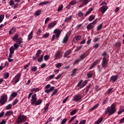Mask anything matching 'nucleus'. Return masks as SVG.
<instances>
[{
  "label": "nucleus",
  "mask_w": 124,
  "mask_h": 124,
  "mask_svg": "<svg viewBox=\"0 0 124 124\" xmlns=\"http://www.w3.org/2000/svg\"><path fill=\"white\" fill-rule=\"evenodd\" d=\"M50 104H46V105L45 106L43 110L44 113H45L46 112H48V108H49V106Z\"/></svg>",
  "instance_id": "obj_26"
},
{
  "label": "nucleus",
  "mask_w": 124,
  "mask_h": 124,
  "mask_svg": "<svg viewBox=\"0 0 124 124\" xmlns=\"http://www.w3.org/2000/svg\"><path fill=\"white\" fill-rule=\"evenodd\" d=\"M81 62V60L79 59H77L75 60L74 62L73 63V65H76V64H79V62Z\"/></svg>",
  "instance_id": "obj_25"
},
{
  "label": "nucleus",
  "mask_w": 124,
  "mask_h": 124,
  "mask_svg": "<svg viewBox=\"0 0 124 124\" xmlns=\"http://www.w3.org/2000/svg\"><path fill=\"white\" fill-rule=\"evenodd\" d=\"M66 122H67V119H66V118H64L62 121L61 124H64Z\"/></svg>",
  "instance_id": "obj_63"
},
{
  "label": "nucleus",
  "mask_w": 124,
  "mask_h": 124,
  "mask_svg": "<svg viewBox=\"0 0 124 124\" xmlns=\"http://www.w3.org/2000/svg\"><path fill=\"white\" fill-rule=\"evenodd\" d=\"M18 36H19L18 34H15V36L12 38L13 40H14V41H16L18 40Z\"/></svg>",
  "instance_id": "obj_35"
},
{
  "label": "nucleus",
  "mask_w": 124,
  "mask_h": 124,
  "mask_svg": "<svg viewBox=\"0 0 124 124\" xmlns=\"http://www.w3.org/2000/svg\"><path fill=\"white\" fill-rule=\"evenodd\" d=\"M87 83L88 81H87V80H84L83 81V80H81L78 82V84L76 87V88H79V87L80 89H82V88H84V87L87 85Z\"/></svg>",
  "instance_id": "obj_7"
},
{
  "label": "nucleus",
  "mask_w": 124,
  "mask_h": 124,
  "mask_svg": "<svg viewBox=\"0 0 124 124\" xmlns=\"http://www.w3.org/2000/svg\"><path fill=\"white\" fill-rule=\"evenodd\" d=\"M78 70V68H77L74 69L72 71V74H71V76L72 77L75 76V74H76L77 73V72Z\"/></svg>",
  "instance_id": "obj_23"
},
{
  "label": "nucleus",
  "mask_w": 124,
  "mask_h": 124,
  "mask_svg": "<svg viewBox=\"0 0 124 124\" xmlns=\"http://www.w3.org/2000/svg\"><path fill=\"white\" fill-rule=\"evenodd\" d=\"M58 93V89H55L52 92V93L51 94V96H53V95H56V94Z\"/></svg>",
  "instance_id": "obj_51"
},
{
  "label": "nucleus",
  "mask_w": 124,
  "mask_h": 124,
  "mask_svg": "<svg viewBox=\"0 0 124 124\" xmlns=\"http://www.w3.org/2000/svg\"><path fill=\"white\" fill-rule=\"evenodd\" d=\"M56 25H57V22L56 21L51 22L47 25V29H48V30H51V29H53Z\"/></svg>",
  "instance_id": "obj_13"
},
{
  "label": "nucleus",
  "mask_w": 124,
  "mask_h": 124,
  "mask_svg": "<svg viewBox=\"0 0 124 124\" xmlns=\"http://www.w3.org/2000/svg\"><path fill=\"white\" fill-rule=\"evenodd\" d=\"M30 65H31V63L30 62L26 64L24 66L23 69H27V68H28V67H29Z\"/></svg>",
  "instance_id": "obj_57"
},
{
  "label": "nucleus",
  "mask_w": 124,
  "mask_h": 124,
  "mask_svg": "<svg viewBox=\"0 0 124 124\" xmlns=\"http://www.w3.org/2000/svg\"><path fill=\"white\" fill-rule=\"evenodd\" d=\"M11 115H13V111L12 110H9L5 113V116H11Z\"/></svg>",
  "instance_id": "obj_27"
},
{
  "label": "nucleus",
  "mask_w": 124,
  "mask_h": 124,
  "mask_svg": "<svg viewBox=\"0 0 124 124\" xmlns=\"http://www.w3.org/2000/svg\"><path fill=\"white\" fill-rule=\"evenodd\" d=\"M103 25V23L102 24H99L97 27V31H100L101 29H102V26Z\"/></svg>",
  "instance_id": "obj_40"
},
{
  "label": "nucleus",
  "mask_w": 124,
  "mask_h": 124,
  "mask_svg": "<svg viewBox=\"0 0 124 124\" xmlns=\"http://www.w3.org/2000/svg\"><path fill=\"white\" fill-rule=\"evenodd\" d=\"M98 63V60H97L95 62H94L92 64L91 66L90 67L89 69H93L96 64Z\"/></svg>",
  "instance_id": "obj_21"
},
{
  "label": "nucleus",
  "mask_w": 124,
  "mask_h": 124,
  "mask_svg": "<svg viewBox=\"0 0 124 124\" xmlns=\"http://www.w3.org/2000/svg\"><path fill=\"white\" fill-rule=\"evenodd\" d=\"M22 38H19L16 40V44H21L22 43Z\"/></svg>",
  "instance_id": "obj_50"
},
{
  "label": "nucleus",
  "mask_w": 124,
  "mask_h": 124,
  "mask_svg": "<svg viewBox=\"0 0 124 124\" xmlns=\"http://www.w3.org/2000/svg\"><path fill=\"white\" fill-rule=\"evenodd\" d=\"M62 8H63V5L62 4H61L58 8L57 11L58 12H61V11H62Z\"/></svg>",
  "instance_id": "obj_39"
},
{
  "label": "nucleus",
  "mask_w": 124,
  "mask_h": 124,
  "mask_svg": "<svg viewBox=\"0 0 124 124\" xmlns=\"http://www.w3.org/2000/svg\"><path fill=\"white\" fill-rule=\"evenodd\" d=\"M119 78V76L116 75L115 76H112L109 80V82H112V83H115L116 81L117 80L118 78Z\"/></svg>",
  "instance_id": "obj_12"
},
{
  "label": "nucleus",
  "mask_w": 124,
  "mask_h": 124,
  "mask_svg": "<svg viewBox=\"0 0 124 124\" xmlns=\"http://www.w3.org/2000/svg\"><path fill=\"white\" fill-rule=\"evenodd\" d=\"M49 35H50V34H49V33H45V34L43 35V38H46L48 37V36H49Z\"/></svg>",
  "instance_id": "obj_59"
},
{
  "label": "nucleus",
  "mask_w": 124,
  "mask_h": 124,
  "mask_svg": "<svg viewBox=\"0 0 124 124\" xmlns=\"http://www.w3.org/2000/svg\"><path fill=\"white\" fill-rule=\"evenodd\" d=\"M62 63H58L55 65L56 68H60V67H62Z\"/></svg>",
  "instance_id": "obj_44"
},
{
  "label": "nucleus",
  "mask_w": 124,
  "mask_h": 124,
  "mask_svg": "<svg viewBox=\"0 0 124 124\" xmlns=\"http://www.w3.org/2000/svg\"><path fill=\"white\" fill-rule=\"evenodd\" d=\"M31 92H39V88H31Z\"/></svg>",
  "instance_id": "obj_31"
},
{
  "label": "nucleus",
  "mask_w": 124,
  "mask_h": 124,
  "mask_svg": "<svg viewBox=\"0 0 124 124\" xmlns=\"http://www.w3.org/2000/svg\"><path fill=\"white\" fill-rule=\"evenodd\" d=\"M99 106V104H97L95 105L93 107L89 109V111H93V110H94V109L97 108Z\"/></svg>",
  "instance_id": "obj_30"
},
{
  "label": "nucleus",
  "mask_w": 124,
  "mask_h": 124,
  "mask_svg": "<svg viewBox=\"0 0 124 124\" xmlns=\"http://www.w3.org/2000/svg\"><path fill=\"white\" fill-rule=\"evenodd\" d=\"M87 76L88 78H92V77H93V74L91 73H88Z\"/></svg>",
  "instance_id": "obj_64"
},
{
  "label": "nucleus",
  "mask_w": 124,
  "mask_h": 124,
  "mask_svg": "<svg viewBox=\"0 0 124 124\" xmlns=\"http://www.w3.org/2000/svg\"><path fill=\"white\" fill-rule=\"evenodd\" d=\"M91 0H84L82 1V5H85V4H88V3H89L90 1H91Z\"/></svg>",
  "instance_id": "obj_36"
},
{
  "label": "nucleus",
  "mask_w": 124,
  "mask_h": 124,
  "mask_svg": "<svg viewBox=\"0 0 124 124\" xmlns=\"http://www.w3.org/2000/svg\"><path fill=\"white\" fill-rule=\"evenodd\" d=\"M40 54H41V50L39 49L35 54L36 58H38L40 55Z\"/></svg>",
  "instance_id": "obj_33"
},
{
  "label": "nucleus",
  "mask_w": 124,
  "mask_h": 124,
  "mask_svg": "<svg viewBox=\"0 0 124 124\" xmlns=\"http://www.w3.org/2000/svg\"><path fill=\"white\" fill-rule=\"evenodd\" d=\"M15 3H14V1H13V0H11L9 1V5H10V6H12L13 5H14Z\"/></svg>",
  "instance_id": "obj_62"
},
{
  "label": "nucleus",
  "mask_w": 124,
  "mask_h": 124,
  "mask_svg": "<svg viewBox=\"0 0 124 124\" xmlns=\"http://www.w3.org/2000/svg\"><path fill=\"white\" fill-rule=\"evenodd\" d=\"M16 32V28L15 27H13L9 31V34H14V33H15Z\"/></svg>",
  "instance_id": "obj_19"
},
{
  "label": "nucleus",
  "mask_w": 124,
  "mask_h": 124,
  "mask_svg": "<svg viewBox=\"0 0 124 124\" xmlns=\"http://www.w3.org/2000/svg\"><path fill=\"white\" fill-rule=\"evenodd\" d=\"M21 78V74L20 73L17 74L14 78V84H17Z\"/></svg>",
  "instance_id": "obj_11"
},
{
  "label": "nucleus",
  "mask_w": 124,
  "mask_h": 124,
  "mask_svg": "<svg viewBox=\"0 0 124 124\" xmlns=\"http://www.w3.org/2000/svg\"><path fill=\"white\" fill-rule=\"evenodd\" d=\"M93 8H91L89 9L88 11L85 14V16H88V15H89V14H90V13H91L92 12V11H93Z\"/></svg>",
  "instance_id": "obj_28"
},
{
  "label": "nucleus",
  "mask_w": 124,
  "mask_h": 124,
  "mask_svg": "<svg viewBox=\"0 0 124 124\" xmlns=\"http://www.w3.org/2000/svg\"><path fill=\"white\" fill-rule=\"evenodd\" d=\"M71 53H72V50L71 49L66 51L64 54V58H67L68 56L71 54Z\"/></svg>",
  "instance_id": "obj_17"
},
{
  "label": "nucleus",
  "mask_w": 124,
  "mask_h": 124,
  "mask_svg": "<svg viewBox=\"0 0 124 124\" xmlns=\"http://www.w3.org/2000/svg\"><path fill=\"white\" fill-rule=\"evenodd\" d=\"M82 48H83V46L82 45L77 47V49L76 50V52H78V51H80V50H81V49H82Z\"/></svg>",
  "instance_id": "obj_54"
},
{
  "label": "nucleus",
  "mask_w": 124,
  "mask_h": 124,
  "mask_svg": "<svg viewBox=\"0 0 124 124\" xmlns=\"http://www.w3.org/2000/svg\"><path fill=\"white\" fill-rule=\"evenodd\" d=\"M37 70V67H36V66L31 67V71L35 72Z\"/></svg>",
  "instance_id": "obj_41"
},
{
  "label": "nucleus",
  "mask_w": 124,
  "mask_h": 124,
  "mask_svg": "<svg viewBox=\"0 0 124 124\" xmlns=\"http://www.w3.org/2000/svg\"><path fill=\"white\" fill-rule=\"evenodd\" d=\"M77 112V109H74L71 111L70 115L71 116H73V115H75L76 112Z\"/></svg>",
  "instance_id": "obj_47"
},
{
  "label": "nucleus",
  "mask_w": 124,
  "mask_h": 124,
  "mask_svg": "<svg viewBox=\"0 0 124 124\" xmlns=\"http://www.w3.org/2000/svg\"><path fill=\"white\" fill-rule=\"evenodd\" d=\"M86 57H87V56L85 55L84 54L81 55L79 56V60H80V61H83L84 60V59H85V58H86Z\"/></svg>",
  "instance_id": "obj_42"
},
{
  "label": "nucleus",
  "mask_w": 124,
  "mask_h": 124,
  "mask_svg": "<svg viewBox=\"0 0 124 124\" xmlns=\"http://www.w3.org/2000/svg\"><path fill=\"white\" fill-rule=\"evenodd\" d=\"M17 102H19V100H18V99H15V100L13 101V104H12L13 106H14V105H16V104Z\"/></svg>",
  "instance_id": "obj_60"
},
{
  "label": "nucleus",
  "mask_w": 124,
  "mask_h": 124,
  "mask_svg": "<svg viewBox=\"0 0 124 124\" xmlns=\"http://www.w3.org/2000/svg\"><path fill=\"white\" fill-rule=\"evenodd\" d=\"M72 16H69L68 17H66L64 22H65V23H68V22H70V21H71V20H72Z\"/></svg>",
  "instance_id": "obj_24"
},
{
  "label": "nucleus",
  "mask_w": 124,
  "mask_h": 124,
  "mask_svg": "<svg viewBox=\"0 0 124 124\" xmlns=\"http://www.w3.org/2000/svg\"><path fill=\"white\" fill-rule=\"evenodd\" d=\"M108 9V6L103 5L101 8H100V11L102 13H105L106 11Z\"/></svg>",
  "instance_id": "obj_15"
},
{
  "label": "nucleus",
  "mask_w": 124,
  "mask_h": 124,
  "mask_svg": "<svg viewBox=\"0 0 124 124\" xmlns=\"http://www.w3.org/2000/svg\"><path fill=\"white\" fill-rule=\"evenodd\" d=\"M62 74H63V73L59 74L57 76V77L55 78V79H56V80H59V79H60V78H61V77H62Z\"/></svg>",
  "instance_id": "obj_53"
},
{
  "label": "nucleus",
  "mask_w": 124,
  "mask_h": 124,
  "mask_svg": "<svg viewBox=\"0 0 124 124\" xmlns=\"http://www.w3.org/2000/svg\"><path fill=\"white\" fill-rule=\"evenodd\" d=\"M53 33H54V34L52 36L51 39L52 41H54V40H55V38L59 39V38L61 35V33H62V31L60 30V29H55L53 31Z\"/></svg>",
  "instance_id": "obj_4"
},
{
  "label": "nucleus",
  "mask_w": 124,
  "mask_h": 124,
  "mask_svg": "<svg viewBox=\"0 0 124 124\" xmlns=\"http://www.w3.org/2000/svg\"><path fill=\"white\" fill-rule=\"evenodd\" d=\"M7 95L5 93H3L0 98V104L4 105L7 102Z\"/></svg>",
  "instance_id": "obj_6"
},
{
  "label": "nucleus",
  "mask_w": 124,
  "mask_h": 124,
  "mask_svg": "<svg viewBox=\"0 0 124 124\" xmlns=\"http://www.w3.org/2000/svg\"><path fill=\"white\" fill-rule=\"evenodd\" d=\"M51 87V85L47 84L45 86V93H51L54 91L55 89V87L52 86ZM50 88V89H49Z\"/></svg>",
  "instance_id": "obj_8"
},
{
  "label": "nucleus",
  "mask_w": 124,
  "mask_h": 124,
  "mask_svg": "<svg viewBox=\"0 0 124 124\" xmlns=\"http://www.w3.org/2000/svg\"><path fill=\"white\" fill-rule=\"evenodd\" d=\"M76 117H77V116H75L72 117L69 120V124L71 123L72 121H74V120H75V119H76Z\"/></svg>",
  "instance_id": "obj_55"
},
{
  "label": "nucleus",
  "mask_w": 124,
  "mask_h": 124,
  "mask_svg": "<svg viewBox=\"0 0 124 124\" xmlns=\"http://www.w3.org/2000/svg\"><path fill=\"white\" fill-rule=\"evenodd\" d=\"M82 98H83V96H82V95L79 94H77L73 96L72 100L73 101L78 102V101H80Z\"/></svg>",
  "instance_id": "obj_9"
},
{
  "label": "nucleus",
  "mask_w": 124,
  "mask_h": 124,
  "mask_svg": "<svg viewBox=\"0 0 124 124\" xmlns=\"http://www.w3.org/2000/svg\"><path fill=\"white\" fill-rule=\"evenodd\" d=\"M95 24H96V20L88 24L87 26V31H91V30H93V29L94 28V26L93 25H95Z\"/></svg>",
  "instance_id": "obj_10"
},
{
  "label": "nucleus",
  "mask_w": 124,
  "mask_h": 124,
  "mask_svg": "<svg viewBox=\"0 0 124 124\" xmlns=\"http://www.w3.org/2000/svg\"><path fill=\"white\" fill-rule=\"evenodd\" d=\"M77 3V1L76 0H73L69 3V5H75Z\"/></svg>",
  "instance_id": "obj_32"
},
{
  "label": "nucleus",
  "mask_w": 124,
  "mask_h": 124,
  "mask_svg": "<svg viewBox=\"0 0 124 124\" xmlns=\"http://www.w3.org/2000/svg\"><path fill=\"white\" fill-rule=\"evenodd\" d=\"M27 116L24 115H19L16 121V123L18 124H23L27 121Z\"/></svg>",
  "instance_id": "obj_5"
},
{
  "label": "nucleus",
  "mask_w": 124,
  "mask_h": 124,
  "mask_svg": "<svg viewBox=\"0 0 124 124\" xmlns=\"http://www.w3.org/2000/svg\"><path fill=\"white\" fill-rule=\"evenodd\" d=\"M107 100H108V99L107 98H105L104 100H103V101L102 102V105H104V104H107Z\"/></svg>",
  "instance_id": "obj_61"
},
{
  "label": "nucleus",
  "mask_w": 124,
  "mask_h": 124,
  "mask_svg": "<svg viewBox=\"0 0 124 124\" xmlns=\"http://www.w3.org/2000/svg\"><path fill=\"white\" fill-rule=\"evenodd\" d=\"M54 57L55 58V60H57V59H61L62 57V52L60 51L59 50H58L55 53Z\"/></svg>",
  "instance_id": "obj_14"
},
{
  "label": "nucleus",
  "mask_w": 124,
  "mask_h": 124,
  "mask_svg": "<svg viewBox=\"0 0 124 124\" xmlns=\"http://www.w3.org/2000/svg\"><path fill=\"white\" fill-rule=\"evenodd\" d=\"M107 55V52H103L102 54V57H104L103 58V60L101 63V64L98 66V70L99 72H101L103 69H106V67H107V65L108 64V61H107V59H106V56Z\"/></svg>",
  "instance_id": "obj_1"
},
{
  "label": "nucleus",
  "mask_w": 124,
  "mask_h": 124,
  "mask_svg": "<svg viewBox=\"0 0 124 124\" xmlns=\"http://www.w3.org/2000/svg\"><path fill=\"white\" fill-rule=\"evenodd\" d=\"M116 105L113 104L111 105L110 107H108L105 111V114L107 115L108 114L109 116H111V115H113L116 112Z\"/></svg>",
  "instance_id": "obj_2"
},
{
  "label": "nucleus",
  "mask_w": 124,
  "mask_h": 124,
  "mask_svg": "<svg viewBox=\"0 0 124 124\" xmlns=\"http://www.w3.org/2000/svg\"><path fill=\"white\" fill-rule=\"evenodd\" d=\"M3 77L5 79H7L9 77V73L7 72L3 74Z\"/></svg>",
  "instance_id": "obj_38"
},
{
  "label": "nucleus",
  "mask_w": 124,
  "mask_h": 124,
  "mask_svg": "<svg viewBox=\"0 0 124 124\" xmlns=\"http://www.w3.org/2000/svg\"><path fill=\"white\" fill-rule=\"evenodd\" d=\"M67 41H68V35L66 34L63 39L62 43H63V44H66Z\"/></svg>",
  "instance_id": "obj_18"
},
{
  "label": "nucleus",
  "mask_w": 124,
  "mask_h": 124,
  "mask_svg": "<svg viewBox=\"0 0 124 124\" xmlns=\"http://www.w3.org/2000/svg\"><path fill=\"white\" fill-rule=\"evenodd\" d=\"M48 3H50V0L40 2L39 3L38 5L39 6H43V5H47Z\"/></svg>",
  "instance_id": "obj_20"
},
{
  "label": "nucleus",
  "mask_w": 124,
  "mask_h": 124,
  "mask_svg": "<svg viewBox=\"0 0 124 124\" xmlns=\"http://www.w3.org/2000/svg\"><path fill=\"white\" fill-rule=\"evenodd\" d=\"M4 19V15H0V23H1L2 22V20Z\"/></svg>",
  "instance_id": "obj_56"
},
{
  "label": "nucleus",
  "mask_w": 124,
  "mask_h": 124,
  "mask_svg": "<svg viewBox=\"0 0 124 124\" xmlns=\"http://www.w3.org/2000/svg\"><path fill=\"white\" fill-rule=\"evenodd\" d=\"M114 46L115 47H117V48H120V47H121L122 46V43H120V42H117L114 45Z\"/></svg>",
  "instance_id": "obj_29"
},
{
  "label": "nucleus",
  "mask_w": 124,
  "mask_h": 124,
  "mask_svg": "<svg viewBox=\"0 0 124 124\" xmlns=\"http://www.w3.org/2000/svg\"><path fill=\"white\" fill-rule=\"evenodd\" d=\"M18 94L16 92H13L11 93L9 99V101H11V100H13V98H15V97H16L17 96V95Z\"/></svg>",
  "instance_id": "obj_16"
},
{
  "label": "nucleus",
  "mask_w": 124,
  "mask_h": 124,
  "mask_svg": "<svg viewBox=\"0 0 124 124\" xmlns=\"http://www.w3.org/2000/svg\"><path fill=\"white\" fill-rule=\"evenodd\" d=\"M19 46H20V45H18V44H15L14 45V49H15V50H18V48L19 47Z\"/></svg>",
  "instance_id": "obj_49"
},
{
  "label": "nucleus",
  "mask_w": 124,
  "mask_h": 124,
  "mask_svg": "<svg viewBox=\"0 0 124 124\" xmlns=\"http://www.w3.org/2000/svg\"><path fill=\"white\" fill-rule=\"evenodd\" d=\"M31 105H40L42 103V100L39 99L37 100L36 98V94L34 93L31 96Z\"/></svg>",
  "instance_id": "obj_3"
},
{
  "label": "nucleus",
  "mask_w": 124,
  "mask_h": 124,
  "mask_svg": "<svg viewBox=\"0 0 124 124\" xmlns=\"http://www.w3.org/2000/svg\"><path fill=\"white\" fill-rule=\"evenodd\" d=\"M6 110H10L12 108V106L10 104L6 107Z\"/></svg>",
  "instance_id": "obj_52"
},
{
  "label": "nucleus",
  "mask_w": 124,
  "mask_h": 124,
  "mask_svg": "<svg viewBox=\"0 0 124 124\" xmlns=\"http://www.w3.org/2000/svg\"><path fill=\"white\" fill-rule=\"evenodd\" d=\"M43 61V55H42L40 58L38 59V62H42Z\"/></svg>",
  "instance_id": "obj_58"
},
{
  "label": "nucleus",
  "mask_w": 124,
  "mask_h": 124,
  "mask_svg": "<svg viewBox=\"0 0 124 124\" xmlns=\"http://www.w3.org/2000/svg\"><path fill=\"white\" fill-rule=\"evenodd\" d=\"M33 31H31L30 34L28 35V39H27L28 41H30V40H31V39H32V37H33Z\"/></svg>",
  "instance_id": "obj_22"
},
{
  "label": "nucleus",
  "mask_w": 124,
  "mask_h": 124,
  "mask_svg": "<svg viewBox=\"0 0 124 124\" xmlns=\"http://www.w3.org/2000/svg\"><path fill=\"white\" fill-rule=\"evenodd\" d=\"M94 16H93V15H92L89 16L88 18V21H89V22H92V21L94 20Z\"/></svg>",
  "instance_id": "obj_37"
},
{
  "label": "nucleus",
  "mask_w": 124,
  "mask_h": 124,
  "mask_svg": "<svg viewBox=\"0 0 124 124\" xmlns=\"http://www.w3.org/2000/svg\"><path fill=\"white\" fill-rule=\"evenodd\" d=\"M10 53L11 54H14V51H15V49L14 48V47L13 46H12L10 49Z\"/></svg>",
  "instance_id": "obj_34"
},
{
  "label": "nucleus",
  "mask_w": 124,
  "mask_h": 124,
  "mask_svg": "<svg viewBox=\"0 0 124 124\" xmlns=\"http://www.w3.org/2000/svg\"><path fill=\"white\" fill-rule=\"evenodd\" d=\"M81 38H82V35H77L76 36V40L77 41H79V40H80V39H81Z\"/></svg>",
  "instance_id": "obj_45"
},
{
  "label": "nucleus",
  "mask_w": 124,
  "mask_h": 124,
  "mask_svg": "<svg viewBox=\"0 0 124 124\" xmlns=\"http://www.w3.org/2000/svg\"><path fill=\"white\" fill-rule=\"evenodd\" d=\"M77 16L79 18H82V17H84V15L83 14V13L81 12H79L78 13V14Z\"/></svg>",
  "instance_id": "obj_43"
},
{
  "label": "nucleus",
  "mask_w": 124,
  "mask_h": 124,
  "mask_svg": "<svg viewBox=\"0 0 124 124\" xmlns=\"http://www.w3.org/2000/svg\"><path fill=\"white\" fill-rule=\"evenodd\" d=\"M102 120H103V118H99L98 120H97L95 122V124H100V123H101V122H102Z\"/></svg>",
  "instance_id": "obj_48"
},
{
  "label": "nucleus",
  "mask_w": 124,
  "mask_h": 124,
  "mask_svg": "<svg viewBox=\"0 0 124 124\" xmlns=\"http://www.w3.org/2000/svg\"><path fill=\"white\" fill-rule=\"evenodd\" d=\"M41 14V10H38L34 13L35 16H39Z\"/></svg>",
  "instance_id": "obj_46"
}]
</instances>
